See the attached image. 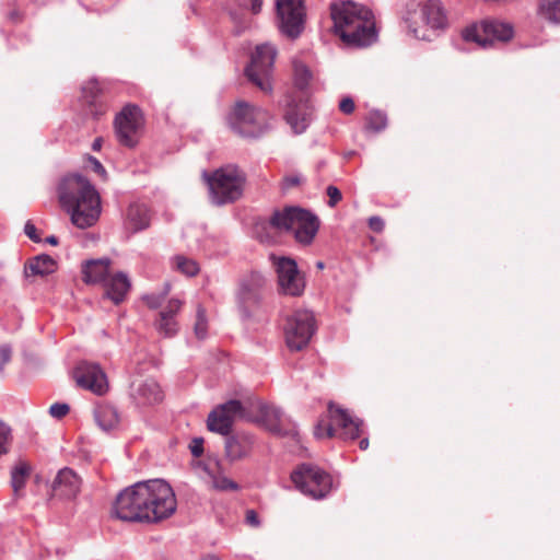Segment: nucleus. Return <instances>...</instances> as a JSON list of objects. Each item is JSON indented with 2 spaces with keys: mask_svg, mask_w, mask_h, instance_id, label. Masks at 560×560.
I'll return each mask as SVG.
<instances>
[{
  "mask_svg": "<svg viewBox=\"0 0 560 560\" xmlns=\"http://www.w3.org/2000/svg\"><path fill=\"white\" fill-rule=\"evenodd\" d=\"M24 233L35 243L40 242V237L37 234V229L32 221H27L24 225Z\"/></svg>",
  "mask_w": 560,
  "mask_h": 560,
  "instance_id": "obj_51",
  "label": "nucleus"
},
{
  "mask_svg": "<svg viewBox=\"0 0 560 560\" xmlns=\"http://www.w3.org/2000/svg\"><path fill=\"white\" fill-rule=\"evenodd\" d=\"M359 446L362 451H365L369 447V439L368 438L361 439L359 442Z\"/></svg>",
  "mask_w": 560,
  "mask_h": 560,
  "instance_id": "obj_55",
  "label": "nucleus"
},
{
  "mask_svg": "<svg viewBox=\"0 0 560 560\" xmlns=\"http://www.w3.org/2000/svg\"><path fill=\"white\" fill-rule=\"evenodd\" d=\"M354 108H355V105H354V102L351 97L347 96V97H343L340 103H339V109L343 113V114H352L354 112Z\"/></svg>",
  "mask_w": 560,
  "mask_h": 560,
  "instance_id": "obj_50",
  "label": "nucleus"
},
{
  "mask_svg": "<svg viewBox=\"0 0 560 560\" xmlns=\"http://www.w3.org/2000/svg\"><path fill=\"white\" fill-rule=\"evenodd\" d=\"M210 200L215 206L232 203L240 199L246 182L245 173L235 164L223 165L215 171L203 172Z\"/></svg>",
  "mask_w": 560,
  "mask_h": 560,
  "instance_id": "obj_3",
  "label": "nucleus"
},
{
  "mask_svg": "<svg viewBox=\"0 0 560 560\" xmlns=\"http://www.w3.org/2000/svg\"><path fill=\"white\" fill-rule=\"evenodd\" d=\"M539 14L551 23L560 24V0H540Z\"/></svg>",
  "mask_w": 560,
  "mask_h": 560,
  "instance_id": "obj_34",
  "label": "nucleus"
},
{
  "mask_svg": "<svg viewBox=\"0 0 560 560\" xmlns=\"http://www.w3.org/2000/svg\"><path fill=\"white\" fill-rule=\"evenodd\" d=\"M271 115L262 107L246 101L236 102L228 117L230 128L244 138L257 139L271 128Z\"/></svg>",
  "mask_w": 560,
  "mask_h": 560,
  "instance_id": "obj_4",
  "label": "nucleus"
},
{
  "mask_svg": "<svg viewBox=\"0 0 560 560\" xmlns=\"http://www.w3.org/2000/svg\"><path fill=\"white\" fill-rule=\"evenodd\" d=\"M46 243H48L52 246H56L58 244V237L55 235H50V236L46 237Z\"/></svg>",
  "mask_w": 560,
  "mask_h": 560,
  "instance_id": "obj_56",
  "label": "nucleus"
},
{
  "mask_svg": "<svg viewBox=\"0 0 560 560\" xmlns=\"http://www.w3.org/2000/svg\"><path fill=\"white\" fill-rule=\"evenodd\" d=\"M105 296L108 298L114 304H120L127 296L131 288V282L128 275L124 271H118L109 276L103 283Z\"/></svg>",
  "mask_w": 560,
  "mask_h": 560,
  "instance_id": "obj_26",
  "label": "nucleus"
},
{
  "mask_svg": "<svg viewBox=\"0 0 560 560\" xmlns=\"http://www.w3.org/2000/svg\"><path fill=\"white\" fill-rule=\"evenodd\" d=\"M15 16H18V13H16V12H12V13H11V18H12V19H15Z\"/></svg>",
  "mask_w": 560,
  "mask_h": 560,
  "instance_id": "obj_61",
  "label": "nucleus"
},
{
  "mask_svg": "<svg viewBox=\"0 0 560 560\" xmlns=\"http://www.w3.org/2000/svg\"><path fill=\"white\" fill-rule=\"evenodd\" d=\"M265 284V277L256 271L245 275L240 279L236 301L245 317H249L252 310L259 306Z\"/></svg>",
  "mask_w": 560,
  "mask_h": 560,
  "instance_id": "obj_13",
  "label": "nucleus"
},
{
  "mask_svg": "<svg viewBox=\"0 0 560 560\" xmlns=\"http://www.w3.org/2000/svg\"><path fill=\"white\" fill-rule=\"evenodd\" d=\"M302 179L303 177L300 174L288 175L282 180V189L284 191L290 190L291 188L299 186Z\"/></svg>",
  "mask_w": 560,
  "mask_h": 560,
  "instance_id": "obj_47",
  "label": "nucleus"
},
{
  "mask_svg": "<svg viewBox=\"0 0 560 560\" xmlns=\"http://www.w3.org/2000/svg\"><path fill=\"white\" fill-rule=\"evenodd\" d=\"M259 413L268 430L273 434L291 438H296L299 435L298 428L294 423L285 428V419L281 408L273 405L260 404Z\"/></svg>",
  "mask_w": 560,
  "mask_h": 560,
  "instance_id": "obj_20",
  "label": "nucleus"
},
{
  "mask_svg": "<svg viewBox=\"0 0 560 560\" xmlns=\"http://www.w3.org/2000/svg\"><path fill=\"white\" fill-rule=\"evenodd\" d=\"M172 267L187 277H195L200 270L196 260L184 255H175L172 258Z\"/></svg>",
  "mask_w": 560,
  "mask_h": 560,
  "instance_id": "obj_33",
  "label": "nucleus"
},
{
  "mask_svg": "<svg viewBox=\"0 0 560 560\" xmlns=\"http://www.w3.org/2000/svg\"><path fill=\"white\" fill-rule=\"evenodd\" d=\"M369 228L376 233H381L385 228V222L381 217L373 215L369 219Z\"/></svg>",
  "mask_w": 560,
  "mask_h": 560,
  "instance_id": "obj_49",
  "label": "nucleus"
},
{
  "mask_svg": "<svg viewBox=\"0 0 560 560\" xmlns=\"http://www.w3.org/2000/svg\"><path fill=\"white\" fill-rule=\"evenodd\" d=\"M276 19L282 35L290 39L299 38L305 26L304 0H276Z\"/></svg>",
  "mask_w": 560,
  "mask_h": 560,
  "instance_id": "obj_12",
  "label": "nucleus"
},
{
  "mask_svg": "<svg viewBox=\"0 0 560 560\" xmlns=\"http://www.w3.org/2000/svg\"><path fill=\"white\" fill-rule=\"evenodd\" d=\"M147 524L159 523L172 516L177 506L175 493L163 479L145 480L144 489Z\"/></svg>",
  "mask_w": 560,
  "mask_h": 560,
  "instance_id": "obj_5",
  "label": "nucleus"
},
{
  "mask_svg": "<svg viewBox=\"0 0 560 560\" xmlns=\"http://www.w3.org/2000/svg\"><path fill=\"white\" fill-rule=\"evenodd\" d=\"M81 479L71 468H62L58 471L54 482L55 495L65 499H73L80 492Z\"/></svg>",
  "mask_w": 560,
  "mask_h": 560,
  "instance_id": "obj_22",
  "label": "nucleus"
},
{
  "mask_svg": "<svg viewBox=\"0 0 560 560\" xmlns=\"http://www.w3.org/2000/svg\"><path fill=\"white\" fill-rule=\"evenodd\" d=\"M141 122V109L133 104L126 105L115 118V131L119 143L128 148L135 147Z\"/></svg>",
  "mask_w": 560,
  "mask_h": 560,
  "instance_id": "obj_16",
  "label": "nucleus"
},
{
  "mask_svg": "<svg viewBox=\"0 0 560 560\" xmlns=\"http://www.w3.org/2000/svg\"><path fill=\"white\" fill-rule=\"evenodd\" d=\"M387 126V116L384 112L375 109L371 110L366 117V129L380 132Z\"/></svg>",
  "mask_w": 560,
  "mask_h": 560,
  "instance_id": "obj_37",
  "label": "nucleus"
},
{
  "mask_svg": "<svg viewBox=\"0 0 560 560\" xmlns=\"http://www.w3.org/2000/svg\"><path fill=\"white\" fill-rule=\"evenodd\" d=\"M61 208L79 229L93 226L102 212L101 197L89 179L80 174L65 176L58 186Z\"/></svg>",
  "mask_w": 560,
  "mask_h": 560,
  "instance_id": "obj_1",
  "label": "nucleus"
},
{
  "mask_svg": "<svg viewBox=\"0 0 560 560\" xmlns=\"http://www.w3.org/2000/svg\"><path fill=\"white\" fill-rule=\"evenodd\" d=\"M326 194L329 197L327 205L330 208H335L337 206V203L342 199V194L337 186H334V185L327 186Z\"/></svg>",
  "mask_w": 560,
  "mask_h": 560,
  "instance_id": "obj_42",
  "label": "nucleus"
},
{
  "mask_svg": "<svg viewBox=\"0 0 560 560\" xmlns=\"http://www.w3.org/2000/svg\"><path fill=\"white\" fill-rule=\"evenodd\" d=\"M212 485L214 489L220 491H236L240 488L235 481L222 476H213Z\"/></svg>",
  "mask_w": 560,
  "mask_h": 560,
  "instance_id": "obj_40",
  "label": "nucleus"
},
{
  "mask_svg": "<svg viewBox=\"0 0 560 560\" xmlns=\"http://www.w3.org/2000/svg\"><path fill=\"white\" fill-rule=\"evenodd\" d=\"M89 163L92 167V170L98 174L100 176L102 177H105L106 176V170L105 167L102 165V163L94 156H89Z\"/></svg>",
  "mask_w": 560,
  "mask_h": 560,
  "instance_id": "obj_52",
  "label": "nucleus"
},
{
  "mask_svg": "<svg viewBox=\"0 0 560 560\" xmlns=\"http://www.w3.org/2000/svg\"><path fill=\"white\" fill-rule=\"evenodd\" d=\"M130 397L138 407H147L163 400V392L153 378L133 382L130 387Z\"/></svg>",
  "mask_w": 560,
  "mask_h": 560,
  "instance_id": "obj_21",
  "label": "nucleus"
},
{
  "mask_svg": "<svg viewBox=\"0 0 560 560\" xmlns=\"http://www.w3.org/2000/svg\"><path fill=\"white\" fill-rule=\"evenodd\" d=\"M304 208L298 206H287L281 210H275L269 218V225L277 231H293L296 218H300V211Z\"/></svg>",
  "mask_w": 560,
  "mask_h": 560,
  "instance_id": "obj_29",
  "label": "nucleus"
},
{
  "mask_svg": "<svg viewBox=\"0 0 560 560\" xmlns=\"http://www.w3.org/2000/svg\"><path fill=\"white\" fill-rule=\"evenodd\" d=\"M416 15L417 12H415V14L408 12L407 15L404 16L405 23L407 24L409 32L418 39L431 40L430 35L427 34V30H424L423 26H417Z\"/></svg>",
  "mask_w": 560,
  "mask_h": 560,
  "instance_id": "obj_38",
  "label": "nucleus"
},
{
  "mask_svg": "<svg viewBox=\"0 0 560 560\" xmlns=\"http://www.w3.org/2000/svg\"><path fill=\"white\" fill-rule=\"evenodd\" d=\"M243 5L249 7L253 14H258L262 8V0H243Z\"/></svg>",
  "mask_w": 560,
  "mask_h": 560,
  "instance_id": "obj_53",
  "label": "nucleus"
},
{
  "mask_svg": "<svg viewBox=\"0 0 560 560\" xmlns=\"http://www.w3.org/2000/svg\"><path fill=\"white\" fill-rule=\"evenodd\" d=\"M284 119L295 135H302L314 119V107L306 97H291L287 103Z\"/></svg>",
  "mask_w": 560,
  "mask_h": 560,
  "instance_id": "obj_17",
  "label": "nucleus"
},
{
  "mask_svg": "<svg viewBox=\"0 0 560 560\" xmlns=\"http://www.w3.org/2000/svg\"><path fill=\"white\" fill-rule=\"evenodd\" d=\"M170 285L166 284L165 291L161 295L150 294L144 296V301L151 308H156L162 304L164 296L168 293Z\"/></svg>",
  "mask_w": 560,
  "mask_h": 560,
  "instance_id": "obj_46",
  "label": "nucleus"
},
{
  "mask_svg": "<svg viewBox=\"0 0 560 560\" xmlns=\"http://www.w3.org/2000/svg\"><path fill=\"white\" fill-rule=\"evenodd\" d=\"M124 225L131 233L145 230L150 225L149 209L142 203H130L126 211Z\"/></svg>",
  "mask_w": 560,
  "mask_h": 560,
  "instance_id": "obj_28",
  "label": "nucleus"
},
{
  "mask_svg": "<svg viewBox=\"0 0 560 560\" xmlns=\"http://www.w3.org/2000/svg\"><path fill=\"white\" fill-rule=\"evenodd\" d=\"M56 270V261L52 257L46 254H40L31 258L25 264V272L30 271L33 276H47Z\"/></svg>",
  "mask_w": 560,
  "mask_h": 560,
  "instance_id": "obj_32",
  "label": "nucleus"
},
{
  "mask_svg": "<svg viewBox=\"0 0 560 560\" xmlns=\"http://www.w3.org/2000/svg\"><path fill=\"white\" fill-rule=\"evenodd\" d=\"M182 307V301L178 299H171L166 307L160 312L161 315L175 318L176 314Z\"/></svg>",
  "mask_w": 560,
  "mask_h": 560,
  "instance_id": "obj_43",
  "label": "nucleus"
},
{
  "mask_svg": "<svg viewBox=\"0 0 560 560\" xmlns=\"http://www.w3.org/2000/svg\"><path fill=\"white\" fill-rule=\"evenodd\" d=\"M317 325L314 313L308 310H298L287 318L284 340L291 351H301L316 332Z\"/></svg>",
  "mask_w": 560,
  "mask_h": 560,
  "instance_id": "obj_11",
  "label": "nucleus"
},
{
  "mask_svg": "<svg viewBox=\"0 0 560 560\" xmlns=\"http://www.w3.org/2000/svg\"><path fill=\"white\" fill-rule=\"evenodd\" d=\"M74 378L79 386L97 395L104 394L107 388V377L101 366L95 363L80 362L74 370Z\"/></svg>",
  "mask_w": 560,
  "mask_h": 560,
  "instance_id": "obj_19",
  "label": "nucleus"
},
{
  "mask_svg": "<svg viewBox=\"0 0 560 560\" xmlns=\"http://www.w3.org/2000/svg\"><path fill=\"white\" fill-rule=\"evenodd\" d=\"M31 468L26 463H20L11 470V485L15 493L25 487Z\"/></svg>",
  "mask_w": 560,
  "mask_h": 560,
  "instance_id": "obj_35",
  "label": "nucleus"
},
{
  "mask_svg": "<svg viewBox=\"0 0 560 560\" xmlns=\"http://www.w3.org/2000/svg\"><path fill=\"white\" fill-rule=\"evenodd\" d=\"M291 480L303 494L320 500L334 488L331 476L316 465L303 463L291 472Z\"/></svg>",
  "mask_w": 560,
  "mask_h": 560,
  "instance_id": "obj_7",
  "label": "nucleus"
},
{
  "mask_svg": "<svg viewBox=\"0 0 560 560\" xmlns=\"http://www.w3.org/2000/svg\"><path fill=\"white\" fill-rule=\"evenodd\" d=\"M514 35L511 23L499 20H486L480 24L474 23L466 26L460 34L464 44H474L478 48H487L493 40L508 42Z\"/></svg>",
  "mask_w": 560,
  "mask_h": 560,
  "instance_id": "obj_8",
  "label": "nucleus"
},
{
  "mask_svg": "<svg viewBox=\"0 0 560 560\" xmlns=\"http://www.w3.org/2000/svg\"><path fill=\"white\" fill-rule=\"evenodd\" d=\"M194 331L198 339H205L207 337L208 331V320L206 316V311L201 305H198L196 312V323L194 325Z\"/></svg>",
  "mask_w": 560,
  "mask_h": 560,
  "instance_id": "obj_39",
  "label": "nucleus"
},
{
  "mask_svg": "<svg viewBox=\"0 0 560 560\" xmlns=\"http://www.w3.org/2000/svg\"><path fill=\"white\" fill-rule=\"evenodd\" d=\"M80 102L85 116L94 120L100 119L108 109L107 101L95 79H91L82 85Z\"/></svg>",
  "mask_w": 560,
  "mask_h": 560,
  "instance_id": "obj_18",
  "label": "nucleus"
},
{
  "mask_svg": "<svg viewBox=\"0 0 560 560\" xmlns=\"http://www.w3.org/2000/svg\"><path fill=\"white\" fill-rule=\"evenodd\" d=\"M254 444V438L246 432H236L225 435V455L234 462L238 460L249 454Z\"/></svg>",
  "mask_w": 560,
  "mask_h": 560,
  "instance_id": "obj_24",
  "label": "nucleus"
},
{
  "mask_svg": "<svg viewBox=\"0 0 560 560\" xmlns=\"http://www.w3.org/2000/svg\"><path fill=\"white\" fill-rule=\"evenodd\" d=\"M280 292L290 296H300L305 290L304 277L296 261L289 257H279L275 261Z\"/></svg>",
  "mask_w": 560,
  "mask_h": 560,
  "instance_id": "obj_15",
  "label": "nucleus"
},
{
  "mask_svg": "<svg viewBox=\"0 0 560 560\" xmlns=\"http://www.w3.org/2000/svg\"><path fill=\"white\" fill-rule=\"evenodd\" d=\"M292 72H293L294 86L299 91L305 92L310 88L311 82L314 79V74H313L312 70L300 58H293Z\"/></svg>",
  "mask_w": 560,
  "mask_h": 560,
  "instance_id": "obj_31",
  "label": "nucleus"
},
{
  "mask_svg": "<svg viewBox=\"0 0 560 560\" xmlns=\"http://www.w3.org/2000/svg\"><path fill=\"white\" fill-rule=\"evenodd\" d=\"M277 49L270 44L258 45L252 55L250 63L245 68L249 82L264 93L272 91L271 77Z\"/></svg>",
  "mask_w": 560,
  "mask_h": 560,
  "instance_id": "obj_9",
  "label": "nucleus"
},
{
  "mask_svg": "<svg viewBox=\"0 0 560 560\" xmlns=\"http://www.w3.org/2000/svg\"><path fill=\"white\" fill-rule=\"evenodd\" d=\"M12 358V348L8 343H3L0 346V373L2 374L4 371L5 364L11 361Z\"/></svg>",
  "mask_w": 560,
  "mask_h": 560,
  "instance_id": "obj_45",
  "label": "nucleus"
},
{
  "mask_svg": "<svg viewBox=\"0 0 560 560\" xmlns=\"http://www.w3.org/2000/svg\"><path fill=\"white\" fill-rule=\"evenodd\" d=\"M189 450L194 457H200L203 454V439L194 438L189 444Z\"/></svg>",
  "mask_w": 560,
  "mask_h": 560,
  "instance_id": "obj_48",
  "label": "nucleus"
},
{
  "mask_svg": "<svg viewBox=\"0 0 560 560\" xmlns=\"http://www.w3.org/2000/svg\"><path fill=\"white\" fill-rule=\"evenodd\" d=\"M243 404L237 399H230L218 405L211 410L207 418V428L209 431L229 435L236 419L244 417Z\"/></svg>",
  "mask_w": 560,
  "mask_h": 560,
  "instance_id": "obj_14",
  "label": "nucleus"
},
{
  "mask_svg": "<svg viewBox=\"0 0 560 560\" xmlns=\"http://www.w3.org/2000/svg\"><path fill=\"white\" fill-rule=\"evenodd\" d=\"M300 218L293 229L296 242L303 245H310L316 236L319 229V220L316 214L307 209L300 211Z\"/></svg>",
  "mask_w": 560,
  "mask_h": 560,
  "instance_id": "obj_23",
  "label": "nucleus"
},
{
  "mask_svg": "<svg viewBox=\"0 0 560 560\" xmlns=\"http://www.w3.org/2000/svg\"><path fill=\"white\" fill-rule=\"evenodd\" d=\"M112 260L107 257L90 259L82 265V279L85 283H104L109 277Z\"/></svg>",
  "mask_w": 560,
  "mask_h": 560,
  "instance_id": "obj_27",
  "label": "nucleus"
},
{
  "mask_svg": "<svg viewBox=\"0 0 560 560\" xmlns=\"http://www.w3.org/2000/svg\"><path fill=\"white\" fill-rule=\"evenodd\" d=\"M69 410H70V407L68 404L55 402L49 408V415L52 418L61 419L69 412Z\"/></svg>",
  "mask_w": 560,
  "mask_h": 560,
  "instance_id": "obj_44",
  "label": "nucleus"
},
{
  "mask_svg": "<svg viewBox=\"0 0 560 560\" xmlns=\"http://www.w3.org/2000/svg\"><path fill=\"white\" fill-rule=\"evenodd\" d=\"M454 45H455V47H456L458 50H465V49H466V48H464V47L462 46V44H460V43L455 42V44H454Z\"/></svg>",
  "mask_w": 560,
  "mask_h": 560,
  "instance_id": "obj_59",
  "label": "nucleus"
},
{
  "mask_svg": "<svg viewBox=\"0 0 560 560\" xmlns=\"http://www.w3.org/2000/svg\"><path fill=\"white\" fill-rule=\"evenodd\" d=\"M316 267H317L318 269H323V268L325 267V265H324V262H323V261H317V262H316Z\"/></svg>",
  "mask_w": 560,
  "mask_h": 560,
  "instance_id": "obj_60",
  "label": "nucleus"
},
{
  "mask_svg": "<svg viewBox=\"0 0 560 560\" xmlns=\"http://www.w3.org/2000/svg\"><path fill=\"white\" fill-rule=\"evenodd\" d=\"M328 412L332 424H328L324 430L322 423H317L314 430L316 438L324 436L332 438L336 434L335 427L339 429V438L345 441H353L363 434V420L358 417H352L348 410L329 402Z\"/></svg>",
  "mask_w": 560,
  "mask_h": 560,
  "instance_id": "obj_10",
  "label": "nucleus"
},
{
  "mask_svg": "<svg viewBox=\"0 0 560 560\" xmlns=\"http://www.w3.org/2000/svg\"><path fill=\"white\" fill-rule=\"evenodd\" d=\"M145 480L121 490L112 508V515L122 522L147 524L144 498Z\"/></svg>",
  "mask_w": 560,
  "mask_h": 560,
  "instance_id": "obj_6",
  "label": "nucleus"
},
{
  "mask_svg": "<svg viewBox=\"0 0 560 560\" xmlns=\"http://www.w3.org/2000/svg\"><path fill=\"white\" fill-rule=\"evenodd\" d=\"M202 560H221V559L215 555H207L203 557Z\"/></svg>",
  "mask_w": 560,
  "mask_h": 560,
  "instance_id": "obj_58",
  "label": "nucleus"
},
{
  "mask_svg": "<svg viewBox=\"0 0 560 560\" xmlns=\"http://www.w3.org/2000/svg\"><path fill=\"white\" fill-rule=\"evenodd\" d=\"M419 18L431 30H444L447 25V16L440 0H428L420 9Z\"/></svg>",
  "mask_w": 560,
  "mask_h": 560,
  "instance_id": "obj_25",
  "label": "nucleus"
},
{
  "mask_svg": "<svg viewBox=\"0 0 560 560\" xmlns=\"http://www.w3.org/2000/svg\"><path fill=\"white\" fill-rule=\"evenodd\" d=\"M101 145H102V139L101 138H96L94 141H93V144H92V149L93 150H100L101 149Z\"/></svg>",
  "mask_w": 560,
  "mask_h": 560,
  "instance_id": "obj_57",
  "label": "nucleus"
},
{
  "mask_svg": "<svg viewBox=\"0 0 560 560\" xmlns=\"http://www.w3.org/2000/svg\"><path fill=\"white\" fill-rule=\"evenodd\" d=\"M246 523L252 526H258L260 524L259 517L254 510H248L246 512Z\"/></svg>",
  "mask_w": 560,
  "mask_h": 560,
  "instance_id": "obj_54",
  "label": "nucleus"
},
{
  "mask_svg": "<svg viewBox=\"0 0 560 560\" xmlns=\"http://www.w3.org/2000/svg\"><path fill=\"white\" fill-rule=\"evenodd\" d=\"M330 14L335 33L347 45L365 47L376 42L374 15L369 8L353 1L334 2Z\"/></svg>",
  "mask_w": 560,
  "mask_h": 560,
  "instance_id": "obj_2",
  "label": "nucleus"
},
{
  "mask_svg": "<svg viewBox=\"0 0 560 560\" xmlns=\"http://www.w3.org/2000/svg\"><path fill=\"white\" fill-rule=\"evenodd\" d=\"M154 327L161 336L166 338L174 337L178 331L176 319L161 314H159V319L155 320Z\"/></svg>",
  "mask_w": 560,
  "mask_h": 560,
  "instance_id": "obj_36",
  "label": "nucleus"
},
{
  "mask_svg": "<svg viewBox=\"0 0 560 560\" xmlns=\"http://www.w3.org/2000/svg\"><path fill=\"white\" fill-rule=\"evenodd\" d=\"M93 415L98 428L105 432L115 429L119 422L117 408L109 404L98 405L95 407Z\"/></svg>",
  "mask_w": 560,
  "mask_h": 560,
  "instance_id": "obj_30",
  "label": "nucleus"
},
{
  "mask_svg": "<svg viewBox=\"0 0 560 560\" xmlns=\"http://www.w3.org/2000/svg\"><path fill=\"white\" fill-rule=\"evenodd\" d=\"M11 429L0 421V456L7 454L10 448Z\"/></svg>",
  "mask_w": 560,
  "mask_h": 560,
  "instance_id": "obj_41",
  "label": "nucleus"
}]
</instances>
